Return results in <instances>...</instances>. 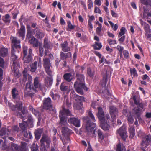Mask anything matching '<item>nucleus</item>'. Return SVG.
I'll use <instances>...</instances> for the list:
<instances>
[{
	"label": "nucleus",
	"mask_w": 151,
	"mask_h": 151,
	"mask_svg": "<svg viewBox=\"0 0 151 151\" xmlns=\"http://www.w3.org/2000/svg\"><path fill=\"white\" fill-rule=\"evenodd\" d=\"M88 117L92 121L94 122L95 121L94 115L91 111H89L88 113V116L83 118V121L86 123V130L88 135L93 137H96V135L95 133V129H94L96 124L95 123H91Z\"/></svg>",
	"instance_id": "nucleus-1"
},
{
	"label": "nucleus",
	"mask_w": 151,
	"mask_h": 151,
	"mask_svg": "<svg viewBox=\"0 0 151 151\" xmlns=\"http://www.w3.org/2000/svg\"><path fill=\"white\" fill-rule=\"evenodd\" d=\"M12 109L14 111H17L18 112L16 115L23 119H25L28 116V113L25 108L22 109V101L17 102L16 104L13 106Z\"/></svg>",
	"instance_id": "nucleus-2"
},
{
	"label": "nucleus",
	"mask_w": 151,
	"mask_h": 151,
	"mask_svg": "<svg viewBox=\"0 0 151 151\" xmlns=\"http://www.w3.org/2000/svg\"><path fill=\"white\" fill-rule=\"evenodd\" d=\"M17 52L19 53V51H17L13 48L11 49V59L12 60L13 63V70L14 75L15 76H19V73L17 69L19 67V65L18 63V60L17 59L18 56Z\"/></svg>",
	"instance_id": "nucleus-3"
},
{
	"label": "nucleus",
	"mask_w": 151,
	"mask_h": 151,
	"mask_svg": "<svg viewBox=\"0 0 151 151\" xmlns=\"http://www.w3.org/2000/svg\"><path fill=\"white\" fill-rule=\"evenodd\" d=\"M51 142V139L48 134H43L40 140L41 151H47L46 148L50 147Z\"/></svg>",
	"instance_id": "nucleus-4"
},
{
	"label": "nucleus",
	"mask_w": 151,
	"mask_h": 151,
	"mask_svg": "<svg viewBox=\"0 0 151 151\" xmlns=\"http://www.w3.org/2000/svg\"><path fill=\"white\" fill-rule=\"evenodd\" d=\"M146 106V105L144 104H140L139 106L134 108L132 109V112L135 115V117H137L139 122H140L142 120L140 115L143 112V109Z\"/></svg>",
	"instance_id": "nucleus-5"
},
{
	"label": "nucleus",
	"mask_w": 151,
	"mask_h": 151,
	"mask_svg": "<svg viewBox=\"0 0 151 151\" xmlns=\"http://www.w3.org/2000/svg\"><path fill=\"white\" fill-rule=\"evenodd\" d=\"M61 132L63 134V137H64L66 140V142H65L64 139H62V141L63 144L65 145L67 143L70 142V139L69 138V136L72 133V131L68 127L65 126H63L62 127Z\"/></svg>",
	"instance_id": "nucleus-6"
},
{
	"label": "nucleus",
	"mask_w": 151,
	"mask_h": 151,
	"mask_svg": "<svg viewBox=\"0 0 151 151\" xmlns=\"http://www.w3.org/2000/svg\"><path fill=\"white\" fill-rule=\"evenodd\" d=\"M74 88L77 93L82 95L84 94L83 90L86 91L88 90V88L85 86V83L75 82Z\"/></svg>",
	"instance_id": "nucleus-7"
},
{
	"label": "nucleus",
	"mask_w": 151,
	"mask_h": 151,
	"mask_svg": "<svg viewBox=\"0 0 151 151\" xmlns=\"http://www.w3.org/2000/svg\"><path fill=\"white\" fill-rule=\"evenodd\" d=\"M32 50L31 48L29 49L28 53L27 55V48L26 47H23V54L24 57L23 60L24 63H29L32 60Z\"/></svg>",
	"instance_id": "nucleus-8"
},
{
	"label": "nucleus",
	"mask_w": 151,
	"mask_h": 151,
	"mask_svg": "<svg viewBox=\"0 0 151 151\" xmlns=\"http://www.w3.org/2000/svg\"><path fill=\"white\" fill-rule=\"evenodd\" d=\"M43 66L47 73L50 76H52V72L50 69V67H52V66L49 59L44 57L43 58Z\"/></svg>",
	"instance_id": "nucleus-9"
},
{
	"label": "nucleus",
	"mask_w": 151,
	"mask_h": 151,
	"mask_svg": "<svg viewBox=\"0 0 151 151\" xmlns=\"http://www.w3.org/2000/svg\"><path fill=\"white\" fill-rule=\"evenodd\" d=\"M151 144V135L150 134L145 135L142 137L140 146L142 148L147 147Z\"/></svg>",
	"instance_id": "nucleus-10"
},
{
	"label": "nucleus",
	"mask_w": 151,
	"mask_h": 151,
	"mask_svg": "<svg viewBox=\"0 0 151 151\" xmlns=\"http://www.w3.org/2000/svg\"><path fill=\"white\" fill-rule=\"evenodd\" d=\"M51 103L52 101L50 98L45 99L43 100V107L45 109L54 112L55 110L53 109Z\"/></svg>",
	"instance_id": "nucleus-11"
},
{
	"label": "nucleus",
	"mask_w": 151,
	"mask_h": 151,
	"mask_svg": "<svg viewBox=\"0 0 151 151\" xmlns=\"http://www.w3.org/2000/svg\"><path fill=\"white\" fill-rule=\"evenodd\" d=\"M11 42V43L12 48H20L21 47L20 45V41L17 38L15 37L11 36L10 37Z\"/></svg>",
	"instance_id": "nucleus-12"
},
{
	"label": "nucleus",
	"mask_w": 151,
	"mask_h": 151,
	"mask_svg": "<svg viewBox=\"0 0 151 151\" xmlns=\"http://www.w3.org/2000/svg\"><path fill=\"white\" fill-rule=\"evenodd\" d=\"M70 95L71 98L73 99L76 102L82 103L85 101L83 96L77 94L74 91H71Z\"/></svg>",
	"instance_id": "nucleus-13"
},
{
	"label": "nucleus",
	"mask_w": 151,
	"mask_h": 151,
	"mask_svg": "<svg viewBox=\"0 0 151 151\" xmlns=\"http://www.w3.org/2000/svg\"><path fill=\"white\" fill-rule=\"evenodd\" d=\"M59 117L60 119L59 124L60 127H62L63 126H65L68 124L67 122V117L65 115H63L62 112H60Z\"/></svg>",
	"instance_id": "nucleus-14"
},
{
	"label": "nucleus",
	"mask_w": 151,
	"mask_h": 151,
	"mask_svg": "<svg viewBox=\"0 0 151 151\" xmlns=\"http://www.w3.org/2000/svg\"><path fill=\"white\" fill-rule=\"evenodd\" d=\"M110 112L111 118L114 121L118 115V110L114 106H111L109 107Z\"/></svg>",
	"instance_id": "nucleus-15"
},
{
	"label": "nucleus",
	"mask_w": 151,
	"mask_h": 151,
	"mask_svg": "<svg viewBox=\"0 0 151 151\" xmlns=\"http://www.w3.org/2000/svg\"><path fill=\"white\" fill-rule=\"evenodd\" d=\"M117 132L119 134L121 138L124 140H126V138L127 137V131L125 127L123 126L121 127L118 130Z\"/></svg>",
	"instance_id": "nucleus-16"
},
{
	"label": "nucleus",
	"mask_w": 151,
	"mask_h": 151,
	"mask_svg": "<svg viewBox=\"0 0 151 151\" xmlns=\"http://www.w3.org/2000/svg\"><path fill=\"white\" fill-rule=\"evenodd\" d=\"M33 90L35 92H37L39 87L42 85L38 77H36L34 78Z\"/></svg>",
	"instance_id": "nucleus-17"
},
{
	"label": "nucleus",
	"mask_w": 151,
	"mask_h": 151,
	"mask_svg": "<svg viewBox=\"0 0 151 151\" xmlns=\"http://www.w3.org/2000/svg\"><path fill=\"white\" fill-rule=\"evenodd\" d=\"M17 34L19 37H21L23 40L25 37V26L22 24H21L20 28L17 29Z\"/></svg>",
	"instance_id": "nucleus-18"
},
{
	"label": "nucleus",
	"mask_w": 151,
	"mask_h": 151,
	"mask_svg": "<svg viewBox=\"0 0 151 151\" xmlns=\"http://www.w3.org/2000/svg\"><path fill=\"white\" fill-rule=\"evenodd\" d=\"M68 122L73 124L76 127H79L80 126V120L77 118H71L68 120Z\"/></svg>",
	"instance_id": "nucleus-19"
},
{
	"label": "nucleus",
	"mask_w": 151,
	"mask_h": 151,
	"mask_svg": "<svg viewBox=\"0 0 151 151\" xmlns=\"http://www.w3.org/2000/svg\"><path fill=\"white\" fill-rule=\"evenodd\" d=\"M98 110L97 116L99 119L102 121H104L105 120L104 113L102 109L99 107L98 108Z\"/></svg>",
	"instance_id": "nucleus-20"
},
{
	"label": "nucleus",
	"mask_w": 151,
	"mask_h": 151,
	"mask_svg": "<svg viewBox=\"0 0 151 151\" xmlns=\"http://www.w3.org/2000/svg\"><path fill=\"white\" fill-rule=\"evenodd\" d=\"M43 131V128H38L34 132L35 136L37 140H39L41 137Z\"/></svg>",
	"instance_id": "nucleus-21"
},
{
	"label": "nucleus",
	"mask_w": 151,
	"mask_h": 151,
	"mask_svg": "<svg viewBox=\"0 0 151 151\" xmlns=\"http://www.w3.org/2000/svg\"><path fill=\"white\" fill-rule=\"evenodd\" d=\"M68 42L66 41H65L63 43L60 44L62 47V50L64 52H67L70 50V47L68 46Z\"/></svg>",
	"instance_id": "nucleus-22"
},
{
	"label": "nucleus",
	"mask_w": 151,
	"mask_h": 151,
	"mask_svg": "<svg viewBox=\"0 0 151 151\" xmlns=\"http://www.w3.org/2000/svg\"><path fill=\"white\" fill-rule=\"evenodd\" d=\"M52 76H52H50V77H47L45 79L46 86L47 88H50L53 83V79Z\"/></svg>",
	"instance_id": "nucleus-23"
},
{
	"label": "nucleus",
	"mask_w": 151,
	"mask_h": 151,
	"mask_svg": "<svg viewBox=\"0 0 151 151\" xmlns=\"http://www.w3.org/2000/svg\"><path fill=\"white\" fill-rule=\"evenodd\" d=\"M35 36L38 38H42L44 36V33L39 29L36 28L35 29Z\"/></svg>",
	"instance_id": "nucleus-24"
},
{
	"label": "nucleus",
	"mask_w": 151,
	"mask_h": 151,
	"mask_svg": "<svg viewBox=\"0 0 151 151\" xmlns=\"http://www.w3.org/2000/svg\"><path fill=\"white\" fill-rule=\"evenodd\" d=\"M30 43L34 47H37L39 45V41L37 39L33 37L29 41Z\"/></svg>",
	"instance_id": "nucleus-25"
},
{
	"label": "nucleus",
	"mask_w": 151,
	"mask_h": 151,
	"mask_svg": "<svg viewBox=\"0 0 151 151\" xmlns=\"http://www.w3.org/2000/svg\"><path fill=\"white\" fill-rule=\"evenodd\" d=\"M72 54L71 52H69L67 53H65L63 52H61L60 53V58L62 60H65L66 58L71 57Z\"/></svg>",
	"instance_id": "nucleus-26"
},
{
	"label": "nucleus",
	"mask_w": 151,
	"mask_h": 151,
	"mask_svg": "<svg viewBox=\"0 0 151 151\" xmlns=\"http://www.w3.org/2000/svg\"><path fill=\"white\" fill-rule=\"evenodd\" d=\"M76 77L77 78V81L76 82L85 83L84 77L83 75L77 73H76Z\"/></svg>",
	"instance_id": "nucleus-27"
},
{
	"label": "nucleus",
	"mask_w": 151,
	"mask_h": 151,
	"mask_svg": "<svg viewBox=\"0 0 151 151\" xmlns=\"http://www.w3.org/2000/svg\"><path fill=\"white\" fill-rule=\"evenodd\" d=\"M6 134L8 135L11 134V130L9 127H8L7 129L6 128H3L0 130V136H3Z\"/></svg>",
	"instance_id": "nucleus-28"
},
{
	"label": "nucleus",
	"mask_w": 151,
	"mask_h": 151,
	"mask_svg": "<svg viewBox=\"0 0 151 151\" xmlns=\"http://www.w3.org/2000/svg\"><path fill=\"white\" fill-rule=\"evenodd\" d=\"M73 108L75 109L82 111L83 110V104L82 103H75L73 105Z\"/></svg>",
	"instance_id": "nucleus-29"
},
{
	"label": "nucleus",
	"mask_w": 151,
	"mask_h": 151,
	"mask_svg": "<svg viewBox=\"0 0 151 151\" xmlns=\"http://www.w3.org/2000/svg\"><path fill=\"white\" fill-rule=\"evenodd\" d=\"M11 93L12 98L13 99H15L18 98L19 95L18 91L15 88H14L12 90Z\"/></svg>",
	"instance_id": "nucleus-30"
},
{
	"label": "nucleus",
	"mask_w": 151,
	"mask_h": 151,
	"mask_svg": "<svg viewBox=\"0 0 151 151\" xmlns=\"http://www.w3.org/2000/svg\"><path fill=\"white\" fill-rule=\"evenodd\" d=\"M11 130V134L12 135H15V134L17 133L19 131V128L17 125L13 126L11 129H10Z\"/></svg>",
	"instance_id": "nucleus-31"
},
{
	"label": "nucleus",
	"mask_w": 151,
	"mask_h": 151,
	"mask_svg": "<svg viewBox=\"0 0 151 151\" xmlns=\"http://www.w3.org/2000/svg\"><path fill=\"white\" fill-rule=\"evenodd\" d=\"M63 77L64 79L68 82H70L72 79V75L71 73H66L65 74Z\"/></svg>",
	"instance_id": "nucleus-32"
},
{
	"label": "nucleus",
	"mask_w": 151,
	"mask_h": 151,
	"mask_svg": "<svg viewBox=\"0 0 151 151\" xmlns=\"http://www.w3.org/2000/svg\"><path fill=\"white\" fill-rule=\"evenodd\" d=\"M43 47L46 49H49L50 47V43L48 41L47 38H45L44 40Z\"/></svg>",
	"instance_id": "nucleus-33"
},
{
	"label": "nucleus",
	"mask_w": 151,
	"mask_h": 151,
	"mask_svg": "<svg viewBox=\"0 0 151 151\" xmlns=\"http://www.w3.org/2000/svg\"><path fill=\"white\" fill-rule=\"evenodd\" d=\"M8 54V50L7 48H2L0 50V56L5 57Z\"/></svg>",
	"instance_id": "nucleus-34"
},
{
	"label": "nucleus",
	"mask_w": 151,
	"mask_h": 151,
	"mask_svg": "<svg viewBox=\"0 0 151 151\" xmlns=\"http://www.w3.org/2000/svg\"><path fill=\"white\" fill-rule=\"evenodd\" d=\"M30 71L32 72H35L37 67V62L35 61L33 63L30 64Z\"/></svg>",
	"instance_id": "nucleus-35"
},
{
	"label": "nucleus",
	"mask_w": 151,
	"mask_h": 151,
	"mask_svg": "<svg viewBox=\"0 0 151 151\" xmlns=\"http://www.w3.org/2000/svg\"><path fill=\"white\" fill-rule=\"evenodd\" d=\"M62 112L63 114V115L70 116L71 115L70 111L68 109H65L64 107H63V109L61 111H60V112Z\"/></svg>",
	"instance_id": "nucleus-36"
},
{
	"label": "nucleus",
	"mask_w": 151,
	"mask_h": 151,
	"mask_svg": "<svg viewBox=\"0 0 151 151\" xmlns=\"http://www.w3.org/2000/svg\"><path fill=\"white\" fill-rule=\"evenodd\" d=\"M97 24H98L99 27H97L96 29V33L98 35L102 36L103 35V34L101 33L102 29V24H101L99 23L98 21L97 22Z\"/></svg>",
	"instance_id": "nucleus-37"
},
{
	"label": "nucleus",
	"mask_w": 151,
	"mask_h": 151,
	"mask_svg": "<svg viewBox=\"0 0 151 151\" xmlns=\"http://www.w3.org/2000/svg\"><path fill=\"white\" fill-rule=\"evenodd\" d=\"M109 75V73L106 71V77L103 78L102 80L100 82L101 84L103 86H106L107 81V76Z\"/></svg>",
	"instance_id": "nucleus-38"
},
{
	"label": "nucleus",
	"mask_w": 151,
	"mask_h": 151,
	"mask_svg": "<svg viewBox=\"0 0 151 151\" xmlns=\"http://www.w3.org/2000/svg\"><path fill=\"white\" fill-rule=\"evenodd\" d=\"M97 132L98 136L99 141L101 143L102 142V140H103L104 138L103 134L101 131L99 129L97 131Z\"/></svg>",
	"instance_id": "nucleus-39"
},
{
	"label": "nucleus",
	"mask_w": 151,
	"mask_h": 151,
	"mask_svg": "<svg viewBox=\"0 0 151 151\" xmlns=\"http://www.w3.org/2000/svg\"><path fill=\"white\" fill-rule=\"evenodd\" d=\"M33 85L32 82H28L26 84V89L28 91L31 90L32 89L33 90Z\"/></svg>",
	"instance_id": "nucleus-40"
},
{
	"label": "nucleus",
	"mask_w": 151,
	"mask_h": 151,
	"mask_svg": "<svg viewBox=\"0 0 151 151\" xmlns=\"http://www.w3.org/2000/svg\"><path fill=\"white\" fill-rule=\"evenodd\" d=\"M27 145L26 143L21 142V146L20 147H19V150L20 151H26L27 150Z\"/></svg>",
	"instance_id": "nucleus-41"
},
{
	"label": "nucleus",
	"mask_w": 151,
	"mask_h": 151,
	"mask_svg": "<svg viewBox=\"0 0 151 151\" xmlns=\"http://www.w3.org/2000/svg\"><path fill=\"white\" fill-rule=\"evenodd\" d=\"M19 126L22 131L27 129V122L23 121L22 123H19Z\"/></svg>",
	"instance_id": "nucleus-42"
},
{
	"label": "nucleus",
	"mask_w": 151,
	"mask_h": 151,
	"mask_svg": "<svg viewBox=\"0 0 151 151\" xmlns=\"http://www.w3.org/2000/svg\"><path fill=\"white\" fill-rule=\"evenodd\" d=\"M129 133L130 134V137L132 138L135 135V129L133 126L131 127L129 129Z\"/></svg>",
	"instance_id": "nucleus-43"
},
{
	"label": "nucleus",
	"mask_w": 151,
	"mask_h": 151,
	"mask_svg": "<svg viewBox=\"0 0 151 151\" xmlns=\"http://www.w3.org/2000/svg\"><path fill=\"white\" fill-rule=\"evenodd\" d=\"M68 27V28L67 29V30L68 31H70L71 30L73 29L75 27V25H73L71 23V22L70 21H68L67 22Z\"/></svg>",
	"instance_id": "nucleus-44"
},
{
	"label": "nucleus",
	"mask_w": 151,
	"mask_h": 151,
	"mask_svg": "<svg viewBox=\"0 0 151 151\" xmlns=\"http://www.w3.org/2000/svg\"><path fill=\"white\" fill-rule=\"evenodd\" d=\"M60 89L61 91H68L69 90L68 86L65 85L63 82L61 83L60 87Z\"/></svg>",
	"instance_id": "nucleus-45"
},
{
	"label": "nucleus",
	"mask_w": 151,
	"mask_h": 151,
	"mask_svg": "<svg viewBox=\"0 0 151 151\" xmlns=\"http://www.w3.org/2000/svg\"><path fill=\"white\" fill-rule=\"evenodd\" d=\"M10 15L8 14H7L5 15L4 18L2 19V20L6 24H9L10 23V20L9 19Z\"/></svg>",
	"instance_id": "nucleus-46"
},
{
	"label": "nucleus",
	"mask_w": 151,
	"mask_h": 151,
	"mask_svg": "<svg viewBox=\"0 0 151 151\" xmlns=\"http://www.w3.org/2000/svg\"><path fill=\"white\" fill-rule=\"evenodd\" d=\"M101 128L104 130H109V126L106 122L102 123L101 125Z\"/></svg>",
	"instance_id": "nucleus-47"
},
{
	"label": "nucleus",
	"mask_w": 151,
	"mask_h": 151,
	"mask_svg": "<svg viewBox=\"0 0 151 151\" xmlns=\"http://www.w3.org/2000/svg\"><path fill=\"white\" fill-rule=\"evenodd\" d=\"M94 49L95 50H100L102 47V45L101 43L97 42H95V45L93 46Z\"/></svg>",
	"instance_id": "nucleus-48"
},
{
	"label": "nucleus",
	"mask_w": 151,
	"mask_h": 151,
	"mask_svg": "<svg viewBox=\"0 0 151 151\" xmlns=\"http://www.w3.org/2000/svg\"><path fill=\"white\" fill-rule=\"evenodd\" d=\"M50 95L54 100H56L57 99L58 96L59 97L60 96L58 94H54L52 91L50 92Z\"/></svg>",
	"instance_id": "nucleus-49"
},
{
	"label": "nucleus",
	"mask_w": 151,
	"mask_h": 151,
	"mask_svg": "<svg viewBox=\"0 0 151 151\" xmlns=\"http://www.w3.org/2000/svg\"><path fill=\"white\" fill-rule=\"evenodd\" d=\"M132 99L134 101V104L136 105H138V106H139V105L140 104H142V103H140L139 100L137 98L135 95H134L133 96Z\"/></svg>",
	"instance_id": "nucleus-50"
},
{
	"label": "nucleus",
	"mask_w": 151,
	"mask_h": 151,
	"mask_svg": "<svg viewBox=\"0 0 151 151\" xmlns=\"http://www.w3.org/2000/svg\"><path fill=\"white\" fill-rule=\"evenodd\" d=\"M126 31V29L124 27H122L118 35V37H120L124 34Z\"/></svg>",
	"instance_id": "nucleus-51"
},
{
	"label": "nucleus",
	"mask_w": 151,
	"mask_h": 151,
	"mask_svg": "<svg viewBox=\"0 0 151 151\" xmlns=\"http://www.w3.org/2000/svg\"><path fill=\"white\" fill-rule=\"evenodd\" d=\"M141 3L144 4L151 5V0H140Z\"/></svg>",
	"instance_id": "nucleus-52"
},
{
	"label": "nucleus",
	"mask_w": 151,
	"mask_h": 151,
	"mask_svg": "<svg viewBox=\"0 0 151 151\" xmlns=\"http://www.w3.org/2000/svg\"><path fill=\"white\" fill-rule=\"evenodd\" d=\"M87 73L90 77H92L94 74V72L92 71L91 68H89L87 69Z\"/></svg>",
	"instance_id": "nucleus-53"
},
{
	"label": "nucleus",
	"mask_w": 151,
	"mask_h": 151,
	"mask_svg": "<svg viewBox=\"0 0 151 151\" xmlns=\"http://www.w3.org/2000/svg\"><path fill=\"white\" fill-rule=\"evenodd\" d=\"M108 22L110 23L112 27L113 28L114 30L115 31H116L118 28V26L117 24H115L114 26V24L111 21H109Z\"/></svg>",
	"instance_id": "nucleus-54"
},
{
	"label": "nucleus",
	"mask_w": 151,
	"mask_h": 151,
	"mask_svg": "<svg viewBox=\"0 0 151 151\" xmlns=\"http://www.w3.org/2000/svg\"><path fill=\"white\" fill-rule=\"evenodd\" d=\"M130 72L131 75L133 74V77H137V74L135 68H133L132 69H130Z\"/></svg>",
	"instance_id": "nucleus-55"
},
{
	"label": "nucleus",
	"mask_w": 151,
	"mask_h": 151,
	"mask_svg": "<svg viewBox=\"0 0 151 151\" xmlns=\"http://www.w3.org/2000/svg\"><path fill=\"white\" fill-rule=\"evenodd\" d=\"M107 42L110 45H113L116 44L115 40L111 39H108Z\"/></svg>",
	"instance_id": "nucleus-56"
},
{
	"label": "nucleus",
	"mask_w": 151,
	"mask_h": 151,
	"mask_svg": "<svg viewBox=\"0 0 151 151\" xmlns=\"http://www.w3.org/2000/svg\"><path fill=\"white\" fill-rule=\"evenodd\" d=\"M28 119L27 122V123L30 124H32L33 122V119L32 118V116L30 115H28Z\"/></svg>",
	"instance_id": "nucleus-57"
},
{
	"label": "nucleus",
	"mask_w": 151,
	"mask_h": 151,
	"mask_svg": "<svg viewBox=\"0 0 151 151\" xmlns=\"http://www.w3.org/2000/svg\"><path fill=\"white\" fill-rule=\"evenodd\" d=\"M23 78L22 79V81H23L24 82H25L27 80V75L26 73L24 70L23 71Z\"/></svg>",
	"instance_id": "nucleus-58"
},
{
	"label": "nucleus",
	"mask_w": 151,
	"mask_h": 151,
	"mask_svg": "<svg viewBox=\"0 0 151 151\" xmlns=\"http://www.w3.org/2000/svg\"><path fill=\"white\" fill-rule=\"evenodd\" d=\"M144 28L146 33H148L151 32V30L148 24H147L146 26L144 27Z\"/></svg>",
	"instance_id": "nucleus-59"
},
{
	"label": "nucleus",
	"mask_w": 151,
	"mask_h": 151,
	"mask_svg": "<svg viewBox=\"0 0 151 151\" xmlns=\"http://www.w3.org/2000/svg\"><path fill=\"white\" fill-rule=\"evenodd\" d=\"M144 28L146 33H148L151 32V30L148 24H147L146 26L144 27Z\"/></svg>",
	"instance_id": "nucleus-60"
},
{
	"label": "nucleus",
	"mask_w": 151,
	"mask_h": 151,
	"mask_svg": "<svg viewBox=\"0 0 151 151\" xmlns=\"http://www.w3.org/2000/svg\"><path fill=\"white\" fill-rule=\"evenodd\" d=\"M39 50V56L40 57H42L43 55L44 49L41 46H40Z\"/></svg>",
	"instance_id": "nucleus-61"
},
{
	"label": "nucleus",
	"mask_w": 151,
	"mask_h": 151,
	"mask_svg": "<svg viewBox=\"0 0 151 151\" xmlns=\"http://www.w3.org/2000/svg\"><path fill=\"white\" fill-rule=\"evenodd\" d=\"M11 147L12 149H14L16 150H19V147L18 145L14 143L12 144H11Z\"/></svg>",
	"instance_id": "nucleus-62"
},
{
	"label": "nucleus",
	"mask_w": 151,
	"mask_h": 151,
	"mask_svg": "<svg viewBox=\"0 0 151 151\" xmlns=\"http://www.w3.org/2000/svg\"><path fill=\"white\" fill-rule=\"evenodd\" d=\"M2 149L8 151L9 150V146L7 145L5 143L3 144L2 146Z\"/></svg>",
	"instance_id": "nucleus-63"
},
{
	"label": "nucleus",
	"mask_w": 151,
	"mask_h": 151,
	"mask_svg": "<svg viewBox=\"0 0 151 151\" xmlns=\"http://www.w3.org/2000/svg\"><path fill=\"white\" fill-rule=\"evenodd\" d=\"M39 89L44 94V93L46 91L47 89L44 86L41 85L39 88Z\"/></svg>",
	"instance_id": "nucleus-64"
}]
</instances>
